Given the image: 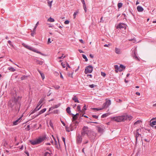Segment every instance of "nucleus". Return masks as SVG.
I'll return each instance as SVG.
<instances>
[{"label":"nucleus","instance_id":"nucleus-1","mask_svg":"<svg viewBox=\"0 0 156 156\" xmlns=\"http://www.w3.org/2000/svg\"><path fill=\"white\" fill-rule=\"evenodd\" d=\"M21 98L20 97L17 98L14 97L12 100H11L9 101V105L11 108L14 106L16 109H18L19 110L21 105L19 99Z\"/></svg>","mask_w":156,"mask_h":156},{"label":"nucleus","instance_id":"nucleus-2","mask_svg":"<svg viewBox=\"0 0 156 156\" xmlns=\"http://www.w3.org/2000/svg\"><path fill=\"white\" fill-rule=\"evenodd\" d=\"M132 118V116L130 115H124L117 117H113L111 118V119L112 120H115L117 122H120L128 119L130 121L131 120Z\"/></svg>","mask_w":156,"mask_h":156},{"label":"nucleus","instance_id":"nucleus-3","mask_svg":"<svg viewBox=\"0 0 156 156\" xmlns=\"http://www.w3.org/2000/svg\"><path fill=\"white\" fill-rule=\"evenodd\" d=\"M46 139H48V137H46V135H44L39 137L38 139L35 140H30V142L31 144L34 145L40 144L44 140H45Z\"/></svg>","mask_w":156,"mask_h":156},{"label":"nucleus","instance_id":"nucleus-4","mask_svg":"<svg viewBox=\"0 0 156 156\" xmlns=\"http://www.w3.org/2000/svg\"><path fill=\"white\" fill-rule=\"evenodd\" d=\"M93 70V67L91 65H89L86 67L85 69V73L87 74L88 73H91Z\"/></svg>","mask_w":156,"mask_h":156},{"label":"nucleus","instance_id":"nucleus-5","mask_svg":"<svg viewBox=\"0 0 156 156\" xmlns=\"http://www.w3.org/2000/svg\"><path fill=\"white\" fill-rule=\"evenodd\" d=\"M89 132V130H88V128L87 126H84L83 129L82 131H81V135L83 136H84L85 134H87V136L88 135V132Z\"/></svg>","mask_w":156,"mask_h":156},{"label":"nucleus","instance_id":"nucleus-6","mask_svg":"<svg viewBox=\"0 0 156 156\" xmlns=\"http://www.w3.org/2000/svg\"><path fill=\"white\" fill-rule=\"evenodd\" d=\"M111 104V101L110 100H106L105 102L103 105V108H108Z\"/></svg>","mask_w":156,"mask_h":156},{"label":"nucleus","instance_id":"nucleus-7","mask_svg":"<svg viewBox=\"0 0 156 156\" xmlns=\"http://www.w3.org/2000/svg\"><path fill=\"white\" fill-rule=\"evenodd\" d=\"M133 53L132 55L133 58L135 59L137 61H140V60L139 58H138L136 55V49H134V50H133Z\"/></svg>","mask_w":156,"mask_h":156},{"label":"nucleus","instance_id":"nucleus-8","mask_svg":"<svg viewBox=\"0 0 156 156\" xmlns=\"http://www.w3.org/2000/svg\"><path fill=\"white\" fill-rule=\"evenodd\" d=\"M82 138L81 135L79 134H78L76 138V141L77 143L80 144L82 141Z\"/></svg>","mask_w":156,"mask_h":156},{"label":"nucleus","instance_id":"nucleus-9","mask_svg":"<svg viewBox=\"0 0 156 156\" xmlns=\"http://www.w3.org/2000/svg\"><path fill=\"white\" fill-rule=\"evenodd\" d=\"M150 125L151 126L156 125V118H153L150 121Z\"/></svg>","mask_w":156,"mask_h":156},{"label":"nucleus","instance_id":"nucleus-10","mask_svg":"<svg viewBox=\"0 0 156 156\" xmlns=\"http://www.w3.org/2000/svg\"><path fill=\"white\" fill-rule=\"evenodd\" d=\"M126 25L125 24L123 23H120L116 27L117 29H121L122 28L126 29Z\"/></svg>","mask_w":156,"mask_h":156},{"label":"nucleus","instance_id":"nucleus-11","mask_svg":"<svg viewBox=\"0 0 156 156\" xmlns=\"http://www.w3.org/2000/svg\"><path fill=\"white\" fill-rule=\"evenodd\" d=\"M73 123L72 124H71L70 125V128H71V131H73V124H74V125L76 126L75 127V128H76V126H77V125L78 124V123H79V122L77 121H74L73 122Z\"/></svg>","mask_w":156,"mask_h":156},{"label":"nucleus","instance_id":"nucleus-12","mask_svg":"<svg viewBox=\"0 0 156 156\" xmlns=\"http://www.w3.org/2000/svg\"><path fill=\"white\" fill-rule=\"evenodd\" d=\"M90 139L94 140L95 139V134L93 133H91L89 135L88 134L87 136Z\"/></svg>","mask_w":156,"mask_h":156},{"label":"nucleus","instance_id":"nucleus-13","mask_svg":"<svg viewBox=\"0 0 156 156\" xmlns=\"http://www.w3.org/2000/svg\"><path fill=\"white\" fill-rule=\"evenodd\" d=\"M22 117H20L18 119L14 121L13 122V125H16L20 122V120H22Z\"/></svg>","mask_w":156,"mask_h":156},{"label":"nucleus","instance_id":"nucleus-14","mask_svg":"<svg viewBox=\"0 0 156 156\" xmlns=\"http://www.w3.org/2000/svg\"><path fill=\"white\" fill-rule=\"evenodd\" d=\"M139 130V129H137L136 131L135 137H136V141H137L138 137L140 136H141V135L139 133V132H138Z\"/></svg>","mask_w":156,"mask_h":156},{"label":"nucleus","instance_id":"nucleus-15","mask_svg":"<svg viewBox=\"0 0 156 156\" xmlns=\"http://www.w3.org/2000/svg\"><path fill=\"white\" fill-rule=\"evenodd\" d=\"M81 2L83 4V9L85 12H87V8L85 4V1L84 0H81Z\"/></svg>","mask_w":156,"mask_h":156},{"label":"nucleus","instance_id":"nucleus-16","mask_svg":"<svg viewBox=\"0 0 156 156\" xmlns=\"http://www.w3.org/2000/svg\"><path fill=\"white\" fill-rule=\"evenodd\" d=\"M30 50L34 52L39 54L41 55H43V54L41 52L37 51V50L36 49L34 48H33L32 47L31 49Z\"/></svg>","mask_w":156,"mask_h":156},{"label":"nucleus","instance_id":"nucleus-17","mask_svg":"<svg viewBox=\"0 0 156 156\" xmlns=\"http://www.w3.org/2000/svg\"><path fill=\"white\" fill-rule=\"evenodd\" d=\"M72 99L75 102L80 103L78 98L76 95H74L72 98Z\"/></svg>","mask_w":156,"mask_h":156},{"label":"nucleus","instance_id":"nucleus-18","mask_svg":"<svg viewBox=\"0 0 156 156\" xmlns=\"http://www.w3.org/2000/svg\"><path fill=\"white\" fill-rule=\"evenodd\" d=\"M137 9L139 12H142L144 10L143 8L140 6H138L137 7Z\"/></svg>","mask_w":156,"mask_h":156},{"label":"nucleus","instance_id":"nucleus-19","mask_svg":"<svg viewBox=\"0 0 156 156\" xmlns=\"http://www.w3.org/2000/svg\"><path fill=\"white\" fill-rule=\"evenodd\" d=\"M70 107H68L66 109V111L69 114L71 115L72 113H71V111L70 110Z\"/></svg>","mask_w":156,"mask_h":156},{"label":"nucleus","instance_id":"nucleus-20","mask_svg":"<svg viewBox=\"0 0 156 156\" xmlns=\"http://www.w3.org/2000/svg\"><path fill=\"white\" fill-rule=\"evenodd\" d=\"M115 52L117 54H120L121 53L120 50L119 49L115 48Z\"/></svg>","mask_w":156,"mask_h":156},{"label":"nucleus","instance_id":"nucleus-21","mask_svg":"<svg viewBox=\"0 0 156 156\" xmlns=\"http://www.w3.org/2000/svg\"><path fill=\"white\" fill-rule=\"evenodd\" d=\"M46 110V108H44L41 110L39 112L38 115H40L44 112Z\"/></svg>","mask_w":156,"mask_h":156},{"label":"nucleus","instance_id":"nucleus-22","mask_svg":"<svg viewBox=\"0 0 156 156\" xmlns=\"http://www.w3.org/2000/svg\"><path fill=\"white\" fill-rule=\"evenodd\" d=\"M48 6L50 7V8H51V5H52V3L53 2V1H50L49 0H48Z\"/></svg>","mask_w":156,"mask_h":156},{"label":"nucleus","instance_id":"nucleus-23","mask_svg":"<svg viewBox=\"0 0 156 156\" xmlns=\"http://www.w3.org/2000/svg\"><path fill=\"white\" fill-rule=\"evenodd\" d=\"M23 46L26 48H27L29 49V50H30L31 48V47L30 46H29L27 45H26L24 44H23Z\"/></svg>","mask_w":156,"mask_h":156},{"label":"nucleus","instance_id":"nucleus-24","mask_svg":"<svg viewBox=\"0 0 156 156\" xmlns=\"http://www.w3.org/2000/svg\"><path fill=\"white\" fill-rule=\"evenodd\" d=\"M36 62H37V64H38L40 65H41L44 63L43 61H40L37 60H36Z\"/></svg>","mask_w":156,"mask_h":156},{"label":"nucleus","instance_id":"nucleus-25","mask_svg":"<svg viewBox=\"0 0 156 156\" xmlns=\"http://www.w3.org/2000/svg\"><path fill=\"white\" fill-rule=\"evenodd\" d=\"M122 3L121 2H119L117 6L119 9L120 8L122 7Z\"/></svg>","mask_w":156,"mask_h":156},{"label":"nucleus","instance_id":"nucleus-26","mask_svg":"<svg viewBox=\"0 0 156 156\" xmlns=\"http://www.w3.org/2000/svg\"><path fill=\"white\" fill-rule=\"evenodd\" d=\"M72 122H73L74 121H76L78 118V116H72Z\"/></svg>","mask_w":156,"mask_h":156},{"label":"nucleus","instance_id":"nucleus-27","mask_svg":"<svg viewBox=\"0 0 156 156\" xmlns=\"http://www.w3.org/2000/svg\"><path fill=\"white\" fill-rule=\"evenodd\" d=\"M48 21L50 22H54L55 21V20L54 19L50 17L48 20Z\"/></svg>","mask_w":156,"mask_h":156},{"label":"nucleus","instance_id":"nucleus-28","mask_svg":"<svg viewBox=\"0 0 156 156\" xmlns=\"http://www.w3.org/2000/svg\"><path fill=\"white\" fill-rule=\"evenodd\" d=\"M42 105H41L39 108H38V106H37L36 107V108L34 110V112H36L37 111L39 110L41 108V106H42Z\"/></svg>","mask_w":156,"mask_h":156},{"label":"nucleus","instance_id":"nucleus-29","mask_svg":"<svg viewBox=\"0 0 156 156\" xmlns=\"http://www.w3.org/2000/svg\"><path fill=\"white\" fill-rule=\"evenodd\" d=\"M8 69L9 70L11 71L12 72H14L16 70L15 69L12 67H9L8 68Z\"/></svg>","mask_w":156,"mask_h":156},{"label":"nucleus","instance_id":"nucleus-30","mask_svg":"<svg viewBox=\"0 0 156 156\" xmlns=\"http://www.w3.org/2000/svg\"><path fill=\"white\" fill-rule=\"evenodd\" d=\"M80 108H81V107H80V105H79L77 106V109L78 111H80V112H81L82 113V112H83V111H82V110H81Z\"/></svg>","mask_w":156,"mask_h":156},{"label":"nucleus","instance_id":"nucleus-31","mask_svg":"<svg viewBox=\"0 0 156 156\" xmlns=\"http://www.w3.org/2000/svg\"><path fill=\"white\" fill-rule=\"evenodd\" d=\"M98 131L100 132H102L103 131V129L102 128L100 127H98Z\"/></svg>","mask_w":156,"mask_h":156},{"label":"nucleus","instance_id":"nucleus-32","mask_svg":"<svg viewBox=\"0 0 156 156\" xmlns=\"http://www.w3.org/2000/svg\"><path fill=\"white\" fill-rule=\"evenodd\" d=\"M27 77V76L25 75H23L21 77V79L22 80H24L26 79Z\"/></svg>","mask_w":156,"mask_h":156},{"label":"nucleus","instance_id":"nucleus-33","mask_svg":"<svg viewBox=\"0 0 156 156\" xmlns=\"http://www.w3.org/2000/svg\"><path fill=\"white\" fill-rule=\"evenodd\" d=\"M43 99H41L37 105V106H39L43 102Z\"/></svg>","mask_w":156,"mask_h":156},{"label":"nucleus","instance_id":"nucleus-34","mask_svg":"<svg viewBox=\"0 0 156 156\" xmlns=\"http://www.w3.org/2000/svg\"><path fill=\"white\" fill-rule=\"evenodd\" d=\"M82 57L83 58L85 59V60L86 62H87L88 60L87 57L84 55H82Z\"/></svg>","mask_w":156,"mask_h":156},{"label":"nucleus","instance_id":"nucleus-35","mask_svg":"<svg viewBox=\"0 0 156 156\" xmlns=\"http://www.w3.org/2000/svg\"><path fill=\"white\" fill-rule=\"evenodd\" d=\"M108 115V113H105L103 115H102L101 116V117L102 118H105Z\"/></svg>","mask_w":156,"mask_h":156},{"label":"nucleus","instance_id":"nucleus-36","mask_svg":"<svg viewBox=\"0 0 156 156\" xmlns=\"http://www.w3.org/2000/svg\"><path fill=\"white\" fill-rule=\"evenodd\" d=\"M86 108V105H84L83 107V108L82 109V111H83V112H82V113H84V112H85V111L87 110V109Z\"/></svg>","mask_w":156,"mask_h":156},{"label":"nucleus","instance_id":"nucleus-37","mask_svg":"<svg viewBox=\"0 0 156 156\" xmlns=\"http://www.w3.org/2000/svg\"><path fill=\"white\" fill-rule=\"evenodd\" d=\"M119 67L117 65H115V71L116 72H118V69L119 68Z\"/></svg>","mask_w":156,"mask_h":156},{"label":"nucleus","instance_id":"nucleus-38","mask_svg":"<svg viewBox=\"0 0 156 156\" xmlns=\"http://www.w3.org/2000/svg\"><path fill=\"white\" fill-rule=\"evenodd\" d=\"M78 13V11H76V12H75L74 13V14L73 15V16L74 19H75V18L76 17V16Z\"/></svg>","mask_w":156,"mask_h":156},{"label":"nucleus","instance_id":"nucleus-39","mask_svg":"<svg viewBox=\"0 0 156 156\" xmlns=\"http://www.w3.org/2000/svg\"><path fill=\"white\" fill-rule=\"evenodd\" d=\"M50 154L49 153L46 152L45 153L44 156H50Z\"/></svg>","mask_w":156,"mask_h":156},{"label":"nucleus","instance_id":"nucleus-40","mask_svg":"<svg viewBox=\"0 0 156 156\" xmlns=\"http://www.w3.org/2000/svg\"><path fill=\"white\" fill-rule=\"evenodd\" d=\"M141 121L140 120H137L136 122L134 124V125H136L138 124H139L140 122H141Z\"/></svg>","mask_w":156,"mask_h":156},{"label":"nucleus","instance_id":"nucleus-41","mask_svg":"<svg viewBox=\"0 0 156 156\" xmlns=\"http://www.w3.org/2000/svg\"><path fill=\"white\" fill-rule=\"evenodd\" d=\"M121 69H122L123 70L124 69H125V66H124L122 65H121L120 66H119Z\"/></svg>","mask_w":156,"mask_h":156},{"label":"nucleus","instance_id":"nucleus-42","mask_svg":"<svg viewBox=\"0 0 156 156\" xmlns=\"http://www.w3.org/2000/svg\"><path fill=\"white\" fill-rule=\"evenodd\" d=\"M103 109V108H93V109L94 110H97V111H99V110H102V109Z\"/></svg>","mask_w":156,"mask_h":156},{"label":"nucleus","instance_id":"nucleus-43","mask_svg":"<svg viewBox=\"0 0 156 156\" xmlns=\"http://www.w3.org/2000/svg\"><path fill=\"white\" fill-rule=\"evenodd\" d=\"M92 117L95 119H98V115H92Z\"/></svg>","mask_w":156,"mask_h":156},{"label":"nucleus","instance_id":"nucleus-44","mask_svg":"<svg viewBox=\"0 0 156 156\" xmlns=\"http://www.w3.org/2000/svg\"><path fill=\"white\" fill-rule=\"evenodd\" d=\"M101 76H103L104 77H105L106 76L105 73L103 72H101Z\"/></svg>","mask_w":156,"mask_h":156},{"label":"nucleus","instance_id":"nucleus-45","mask_svg":"<svg viewBox=\"0 0 156 156\" xmlns=\"http://www.w3.org/2000/svg\"><path fill=\"white\" fill-rule=\"evenodd\" d=\"M59 105H55L53 106V108H58L59 106Z\"/></svg>","mask_w":156,"mask_h":156},{"label":"nucleus","instance_id":"nucleus-46","mask_svg":"<svg viewBox=\"0 0 156 156\" xmlns=\"http://www.w3.org/2000/svg\"><path fill=\"white\" fill-rule=\"evenodd\" d=\"M116 101L118 102H121L122 101L120 99H117L116 100Z\"/></svg>","mask_w":156,"mask_h":156},{"label":"nucleus","instance_id":"nucleus-47","mask_svg":"<svg viewBox=\"0 0 156 156\" xmlns=\"http://www.w3.org/2000/svg\"><path fill=\"white\" fill-rule=\"evenodd\" d=\"M41 77L43 79H44V74L43 73H41Z\"/></svg>","mask_w":156,"mask_h":156},{"label":"nucleus","instance_id":"nucleus-48","mask_svg":"<svg viewBox=\"0 0 156 156\" xmlns=\"http://www.w3.org/2000/svg\"><path fill=\"white\" fill-rule=\"evenodd\" d=\"M89 86L90 88H93L94 87V86H95V85L94 84H92L90 85H89Z\"/></svg>","mask_w":156,"mask_h":156},{"label":"nucleus","instance_id":"nucleus-49","mask_svg":"<svg viewBox=\"0 0 156 156\" xmlns=\"http://www.w3.org/2000/svg\"><path fill=\"white\" fill-rule=\"evenodd\" d=\"M129 41H133V42H135L136 41V40H135V38H133V39H129Z\"/></svg>","mask_w":156,"mask_h":156},{"label":"nucleus","instance_id":"nucleus-50","mask_svg":"<svg viewBox=\"0 0 156 156\" xmlns=\"http://www.w3.org/2000/svg\"><path fill=\"white\" fill-rule=\"evenodd\" d=\"M63 54H62V56L58 57V59H63V58H65V56L63 57Z\"/></svg>","mask_w":156,"mask_h":156},{"label":"nucleus","instance_id":"nucleus-51","mask_svg":"<svg viewBox=\"0 0 156 156\" xmlns=\"http://www.w3.org/2000/svg\"><path fill=\"white\" fill-rule=\"evenodd\" d=\"M69 23V21L68 20H66L64 22V23L66 24H68Z\"/></svg>","mask_w":156,"mask_h":156},{"label":"nucleus","instance_id":"nucleus-52","mask_svg":"<svg viewBox=\"0 0 156 156\" xmlns=\"http://www.w3.org/2000/svg\"><path fill=\"white\" fill-rule=\"evenodd\" d=\"M88 122H87V123H96V124H98V122H91V121H90V120H88Z\"/></svg>","mask_w":156,"mask_h":156},{"label":"nucleus","instance_id":"nucleus-53","mask_svg":"<svg viewBox=\"0 0 156 156\" xmlns=\"http://www.w3.org/2000/svg\"><path fill=\"white\" fill-rule=\"evenodd\" d=\"M79 115V113H77L75 115H74V114H71V115L72 116H77L78 115Z\"/></svg>","mask_w":156,"mask_h":156},{"label":"nucleus","instance_id":"nucleus-54","mask_svg":"<svg viewBox=\"0 0 156 156\" xmlns=\"http://www.w3.org/2000/svg\"><path fill=\"white\" fill-rule=\"evenodd\" d=\"M61 65L63 68H65L66 67L65 64L63 62L61 63Z\"/></svg>","mask_w":156,"mask_h":156},{"label":"nucleus","instance_id":"nucleus-55","mask_svg":"<svg viewBox=\"0 0 156 156\" xmlns=\"http://www.w3.org/2000/svg\"><path fill=\"white\" fill-rule=\"evenodd\" d=\"M118 71H119V72H121L122 71H123V70L122 69H121V68H120V67H119V68L118 69Z\"/></svg>","mask_w":156,"mask_h":156},{"label":"nucleus","instance_id":"nucleus-56","mask_svg":"<svg viewBox=\"0 0 156 156\" xmlns=\"http://www.w3.org/2000/svg\"><path fill=\"white\" fill-rule=\"evenodd\" d=\"M35 32H34L33 31H32V32L31 33V36L34 37V35L35 34Z\"/></svg>","mask_w":156,"mask_h":156},{"label":"nucleus","instance_id":"nucleus-57","mask_svg":"<svg viewBox=\"0 0 156 156\" xmlns=\"http://www.w3.org/2000/svg\"><path fill=\"white\" fill-rule=\"evenodd\" d=\"M62 139L64 142V144L65 145V139L64 137H62Z\"/></svg>","mask_w":156,"mask_h":156},{"label":"nucleus","instance_id":"nucleus-58","mask_svg":"<svg viewBox=\"0 0 156 156\" xmlns=\"http://www.w3.org/2000/svg\"><path fill=\"white\" fill-rule=\"evenodd\" d=\"M49 125L52 128H53V124L51 122H50Z\"/></svg>","mask_w":156,"mask_h":156},{"label":"nucleus","instance_id":"nucleus-59","mask_svg":"<svg viewBox=\"0 0 156 156\" xmlns=\"http://www.w3.org/2000/svg\"><path fill=\"white\" fill-rule=\"evenodd\" d=\"M79 41H80V42H81V43H82V44L84 43V42L82 39H80L79 40Z\"/></svg>","mask_w":156,"mask_h":156},{"label":"nucleus","instance_id":"nucleus-60","mask_svg":"<svg viewBox=\"0 0 156 156\" xmlns=\"http://www.w3.org/2000/svg\"><path fill=\"white\" fill-rule=\"evenodd\" d=\"M51 39L50 38H49L48 39V43H51Z\"/></svg>","mask_w":156,"mask_h":156},{"label":"nucleus","instance_id":"nucleus-61","mask_svg":"<svg viewBox=\"0 0 156 156\" xmlns=\"http://www.w3.org/2000/svg\"><path fill=\"white\" fill-rule=\"evenodd\" d=\"M38 115V114H37V115H34V116H33V117H34V118H35L36 117H37L38 116V115Z\"/></svg>","mask_w":156,"mask_h":156},{"label":"nucleus","instance_id":"nucleus-62","mask_svg":"<svg viewBox=\"0 0 156 156\" xmlns=\"http://www.w3.org/2000/svg\"><path fill=\"white\" fill-rule=\"evenodd\" d=\"M73 73H72L71 74H70L69 73V75L68 76H71V77H73V76H72V75H73Z\"/></svg>","mask_w":156,"mask_h":156},{"label":"nucleus","instance_id":"nucleus-63","mask_svg":"<svg viewBox=\"0 0 156 156\" xmlns=\"http://www.w3.org/2000/svg\"><path fill=\"white\" fill-rule=\"evenodd\" d=\"M66 66H67V67H69V68H70V66H69V64H68V63H67V62L66 63Z\"/></svg>","mask_w":156,"mask_h":156},{"label":"nucleus","instance_id":"nucleus-64","mask_svg":"<svg viewBox=\"0 0 156 156\" xmlns=\"http://www.w3.org/2000/svg\"><path fill=\"white\" fill-rule=\"evenodd\" d=\"M29 128H30V125H28L26 128L27 129V130H29L30 129Z\"/></svg>","mask_w":156,"mask_h":156}]
</instances>
